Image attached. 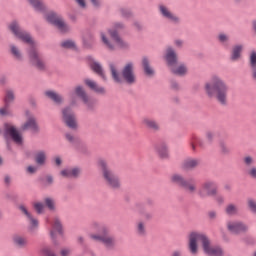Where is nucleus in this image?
Instances as JSON below:
<instances>
[{
    "label": "nucleus",
    "mask_w": 256,
    "mask_h": 256,
    "mask_svg": "<svg viewBox=\"0 0 256 256\" xmlns=\"http://www.w3.org/2000/svg\"><path fill=\"white\" fill-rule=\"evenodd\" d=\"M204 91L207 97L214 99L220 107L229 105V84L223 78L212 76L210 81L205 83Z\"/></svg>",
    "instance_id": "3"
},
{
    "label": "nucleus",
    "mask_w": 256,
    "mask_h": 256,
    "mask_svg": "<svg viewBox=\"0 0 256 256\" xmlns=\"http://www.w3.org/2000/svg\"><path fill=\"white\" fill-rule=\"evenodd\" d=\"M125 29H127V24H125V22L116 21L112 24V28L108 29V34L110 35V39L116 43L117 47L123 51H128V49H131V44L123 40L121 35H119V32L125 31Z\"/></svg>",
    "instance_id": "8"
},
{
    "label": "nucleus",
    "mask_w": 256,
    "mask_h": 256,
    "mask_svg": "<svg viewBox=\"0 0 256 256\" xmlns=\"http://www.w3.org/2000/svg\"><path fill=\"white\" fill-rule=\"evenodd\" d=\"M214 197L216 203H218V205H223V203H225V197H223V195H216V196H212Z\"/></svg>",
    "instance_id": "57"
},
{
    "label": "nucleus",
    "mask_w": 256,
    "mask_h": 256,
    "mask_svg": "<svg viewBox=\"0 0 256 256\" xmlns=\"http://www.w3.org/2000/svg\"><path fill=\"white\" fill-rule=\"evenodd\" d=\"M81 173H83L81 167L76 166L73 168L62 170L60 172V175L62 177H65L66 179H79L81 177Z\"/></svg>",
    "instance_id": "24"
},
{
    "label": "nucleus",
    "mask_w": 256,
    "mask_h": 256,
    "mask_svg": "<svg viewBox=\"0 0 256 256\" xmlns=\"http://www.w3.org/2000/svg\"><path fill=\"white\" fill-rule=\"evenodd\" d=\"M136 234L138 237H145L147 235V227L145 226V222L143 221L137 222Z\"/></svg>",
    "instance_id": "43"
},
{
    "label": "nucleus",
    "mask_w": 256,
    "mask_h": 256,
    "mask_svg": "<svg viewBox=\"0 0 256 256\" xmlns=\"http://www.w3.org/2000/svg\"><path fill=\"white\" fill-rule=\"evenodd\" d=\"M39 183L44 189H49L55 185V176L53 174H46L44 177L38 178Z\"/></svg>",
    "instance_id": "32"
},
{
    "label": "nucleus",
    "mask_w": 256,
    "mask_h": 256,
    "mask_svg": "<svg viewBox=\"0 0 256 256\" xmlns=\"http://www.w3.org/2000/svg\"><path fill=\"white\" fill-rule=\"evenodd\" d=\"M11 107V105L9 104H4V106H2L0 108V117H13V111H11V109H9Z\"/></svg>",
    "instance_id": "45"
},
{
    "label": "nucleus",
    "mask_w": 256,
    "mask_h": 256,
    "mask_svg": "<svg viewBox=\"0 0 256 256\" xmlns=\"http://www.w3.org/2000/svg\"><path fill=\"white\" fill-rule=\"evenodd\" d=\"M217 38L222 45H225L229 41V36L225 33H220Z\"/></svg>",
    "instance_id": "55"
},
{
    "label": "nucleus",
    "mask_w": 256,
    "mask_h": 256,
    "mask_svg": "<svg viewBox=\"0 0 256 256\" xmlns=\"http://www.w3.org/2000/svg\"><path fill=\"white\" fill-rule=\"evenodd\" d=\"M34 161L38 167H43L47 163V152L45 150H39L34 155Z\"/></svg>",
    "instance_id": "35"
},
{
    "label": "nucleus",
    "mask_w": 256,
    "mask_h": 256,
    "mask_svg": "<svg viewBox=\"0 0 256 256\" xmlns=\"http://www.w3.org/2000/svg\"><path fill=\"white\" fill-rule=\"evenodd\" d=\"M8 52L14 61H17L18 63H23V61H25V54H23L21 48H19L15 43L8 45Z\"/></svg>",
    "instance_id": "19"
},
{
    "label": "nucleus",
    "mask_w": 256,
    "mask_h": 256,
    "mask_svg": "<svg viewBox=\"0 0 256 256\" xmlns=\"http://www.w3.org/2000/svg\"><path fill=\"white\" fill-rule=\"evenodd\" d=\"M90 238H92L93 241L102 243L106 251H115V247H117L115 236L109 235V229L105 226L100 227L99 234H91Z\"/></svg>",
    "instance_id": "9"
},
{
    "label": "nucleus",
    "mask_w": 256,
    "mask_h": 256,
    "mask_svg": "<svg viewBox=\"0 0 256 256\" xmlns=\"http://www.w3.org/2000/svg\"><path fill=\"white\" fill-rule=\"evenodd\" d=\"M201 165V159L188 157L181 163V169L183 171H195Z\"/></svg>",
    "instance_id": "20"
},
{
    "label": "nucleus",
    "mask_w": 256,
    "mask_h": 256,
    "mask_svg": "<svg viewBox=\"0 0 256 256\" xmlns=\"http://www.w3.org/2000/svg\"><path fill=\"white\" fill-rule=\"evenodd\" d=\"M225 213L226 215H228L229 217H233V215H239V208L237 207V205L230 203L225 207Z\"/></svg>",
    "instance_id": "44"
},
{
    "label": "nucleus",
    "mask_w": 256,
    "mask_h": 256,
    "mask_svg": "<svg viewBox=\"0 0 256 256\" xmlns=\"http://www.w3.org/2000/svg\"><path fill=\"white\" fill-rule=\"evenodd\" d=\"M7 29L13 37L29 45L26 48V54L31 67H34L37 71H47V64H45V60L41 56L37 42L33 39L31 33L21 27L19 20H12L7 24Z\"/></svg>",
    "instance_id": "1"
},
{
    "label": "nucleus",
    "mask_w": 256,
    "mask_h": 256,
    "mask_svg": "<svg viewBox=\"0 0 256 256\" xmlns=\"http://www.w3.org/2000/svg\"><path fill=\"white\" fill-rule=\"evenodd\" d=\"M98 167L102 173V178L106 185L110 189H113V191H119V189H121V180L119 179L117 173L111 169L109 163L104 159H100L98 161Z\"/></svg>",
    "instance_id": "6"
},
{
    "label": "nucleus",
    "mask_w": 256,
    "mask_h": 256,
    "mask_svg": "<svg viewBox=\"0 0 256 256\" xmlns=\"http://www.w3.org/2000/svg\"><path fill=\"white\" fill-rule=\"evenodd\" d=\"M17 209L20 211L22 215H25L26 219H29V217L33 215L31 214V212H29V209H27V206H25V204H19L17 206Z\"/></svg>",
    "instance_id": "51"
},
{
    "label": "nucleus",
    "mask_w": 256,
    "mask_h": 256,
    "mask_svg": "<svg viewBox=\"0 0 256 256\" xmlns=\"http://www.w3.org/2000/svg\"><path fill=\"white\" fill-rule=\"evenodd\" d=\"M3 103L5 105H13V103H15V90H13L12 88H8L5 90Z\"/></svg>",
    "instance_id": "36"
},
{
    "label": "nucleus",
    "mask_w": 256,
    "mask_h": 256,
    "mask_svg": "<svg viewBox=\"0 0 256 256\" xmlns=\"http://www.w3.org/2000/svg\"><path fill=\"white\" fill-rule=\"evenodd\" d=\"M158 11L161 17H163V19H167L168 21H170L172 25H180L181 18H179V16L171 12V10L169 9V7H167V5L160 3L158 5Z\"/></svg>",
    "instance_id": "16"
},
{
    "label": "nucleus",
    "mask_w": 256,
    "mask_h": 256,
    "mask_svg": "<svg viewBox=\"0 0 256 256\" xmlns=\"http://www.w3.org/2000/svg\"><path fill=\"white\" fill-rule=\"evenodd\" d=\"M219 152L223 157H229L231 155V148L227 145V142L223 139L218 142Z\"/></svg>",
    "instance_id": "38"
},
{
    "label": "nucleus",
    "mask_w": 256,
    "mask_h": 256,
    "mask_svg": "<svg viewBox=\"0 0 256 256\" xmlns=\"http://www.w3.org/2000/svg\"><path fill=\"white\" fill-rule=\"evenodd\" d=\"M118 13L122 19H125L126 21H129V19H133L135 17V14L133 13V10L131 8L126 7H120L118 9Z\"/></svg>",
    "instance_id": "39"
},
{
    "label": "nucleus",
    "mask_w": 256,
    "mask_h": 256,
    "mask_svg": "<svg viewBox=\"0 0 256 256\" xmlns=\"http://www.w3.org/2000/svg\"><path fill=\"white\" fill-rule=\"evenodd\" d=\"M249 67L251 71V78L256 83V52L253 50L249 56Z\"/></svg>",
    "instance_id": "34"
},
{
    "label": "nucleus",
    "mask_w": 256,
    "mask_h": 256,
    "mask_svg": "<svg viewBox=\"0 0 256 256\" xmlns=\"http://www.w3.org/2000/svg\"><path fill=\"white\" fill-rule=\"evenodd\" d=\"M57 233L60 237H63V224L59 218L54 219L53 230L50 231V238L55 247H59L60 245L59 240L57 239Z\"/></svg>",
    "instance_id": "17"
},
{
    "label": "nucleus",
    "mask_w": 256,
    "mask_h": 256,
    "mask_svg": "<svg viewBox=\"0 0 256 256\" xmlns=\"http://www.w3.org/2000/svg\"><path fill=\"white\" fill-rule=\"evenodd\" d=\"M28 227L27 231L30 235H35L39 231V219L35 218L33 215L27 218Z\"/></svg>",
    "instance_id": "31"
},
{
    "label": "nucleus",
    "mask_w": 256,
    "mask_h": 256,
    "mask_svg": "<svg viewBox=\"0 0 256 256\" xmlns=\"http://www.w3.org/2000/svg\"><path fill=\"white\" fill-rule=\"evenodd\" d=\"M3 137L6 141L8 151H11V143H9V139H12L16 145H23V134H21L19 129L13 124H4Z\"/></svg>",
    "instance_id": "10"
},
{
    "label": "nucleus",
    "mask_w": 256,
    "mask_h": 256,
    "mask_svg": "<svg viewBox=\"0 0 256 256\" xmlns=\"http://www.w3.org/2000/svg\"><path fill=\"white\" fill-rule=\"evenodd\" d=\"M7 83V77L5 75L0 76V85L5 86Z\"/></svg>",
    "instance_id": "63"
},
{
    "label": "nucleus",
    "mask_w": 256,
    "mask_h": 256,
    "mask_svg": "<svg viewBox=\"0 0 256 256\" xmlns=\"http://www.w3.org/2000/svg\"><path fill=\"white\" fill-rule=\"evenodd\" d=\"M42 255L43 256H57V254H55V250H53V248H51V247H44L42 249Z\"/></svg>",
    "instance_id": "53"
},
{
    "label": "nucleus",
    "mask_w": 256,
    "mask_h": 256,
    "mask_svg": "<svg viewBox=\"0 0 256 256\" xmlns=\"http://www.w3.org/2000/svg\"><path fill=\"white\" fill-rule=\"evenodd\" d=\"M64 137L66 141L70 143V145H72L73 147H78V145H81V139L71 132L65 133Z\"/></svg>",
    "instance_id": "40"
},
{
    "label": "nucleus",
    "mask_w": 256,
    "mask_h": 256,
    "mask_svg": "<svg viewBox=\"0 0 256 256\" xmlns=\"http://www.w3.org/2000/svg\"><path fill=\"white\" fill-rule=\"evenodd\" d=\"M170 183L178 187V189H182V191H186L190 195L197 193V184L193 182V178L187 179L185 175L175 172L170 175Z\"/></svg>",
    "instance_id": "7"
},
{
    "label": "nucleus",
    "mask_w": 256,
    "mask_h": 256,
    "mask_svg": "<svg viewBox=\"0 0 256 256\" xmlns=\"http://www.w3.org/2000/svg\"><path fill=\"white\" fill-rule=\"evenodd\" d=\"M164 59L167 67L173 75H178V77H185V75H187V64L183 62L179 63V55L175 51L174 47H167Z\"/></svg>",
    "instance_id": "5"
},
{
    "label": "nucleus",
    "mask_w": 256,
    "mask_h": 256,
    "mask_svg": "<svg viewBox=\"0 0 256 256\" xmlns=\"http://www.w3.org/2000/svg\"><path fill=\"white\" fill-rule=\"evenodd\" d=\"M60 255L61 256H69L71 255V249L69 248H64L60 251Z\"/></svg>",
    "instance_id": "61"
},
{
    "label": "nucleus",
    "mask_w": 256,
    "mask_h": 256,
    "mask_svg": "<svg viewBox=\"0 0 256 256\" xmlns=\"http://www.w3.org/2000/svg\"><path fill=\"white\" fill-rule=\"evenodd\" d=\"M241 241L248 247H253V245H256V239L252 236H244L241 238Z\"/></svg>",
    "instance_id": "49"
},
{
    "label": "nucleus",
    "mask_w": 256,
    "mask_h": 256,
    "mask_svg": "<svg viewBox=\"0 0 256 256\" xmlns=\"http://www.w3.org/2000/svg\"><path fill=\"white\" fill-rule=\"evenodd\" d=\"M95 43V36L92 33H87L82 39L84 49H93Z\"/></svg>",
    "instance_id": "37"
},
{
    "label": "nucleus",
    "mask_w": 256,
    "mask_h": 256,
    "mask_svg": "<svg viewBox=\"0 0 256 256\" xmlns=\"http://www.w3.org/2000/svg\"><path fill=\"white\" fill-rule=\"evenodd\" d=\"M84 83L90 91L97 93V95H105L107 93V91L105 90V87L99 86L97 82L91 79H85Z\"/></svg>",
    "instance_id": "27"
},
{
    "label": "nucleus",
    "mask_w": 256,
    "mask_h": 256,
    "mask_svg": "<svg viewBox=\"0 0 256 256\" xmlns=\"http://www.w3.org/2000/svg\"><path fill=\"white\" fill-rule=\"evenodd\" d=\"M171 256H183V252L181 250H174Z\"/></svg>",
    "instance_id": "64"
},
{
    "label": "nucleus",
    "mask_w": 256,
    "mask_h": 256,
    "mask_svg": "<svg viewBox=\"0 0 256 256\" xmlns=\"http://www.w3.org/2000/svg\"><path fill=\"white\" fill-rule=\"evenodd\" d=\"M205 139H206V143H208V145H213V142L215 141V132H213L211 130H207L205 132Z\"/></svg>",
    "instance_id": "50"
},
{
    "label": "nucleus",
    "mask_w": 256,
    "mask_h": 256,
    "mask_svg": "<svg viewBox=\"0 0 256 256\" xmlns=\"http://www.w3.org/2000/svg\"><path fill=\"white\" fill-rule=\"evenodd\" d=\"M34 211H36L37 215H43L45 211V204L42 202H36L33 205Z\"/></svg>",
    "instance_id": "52"
},
{
    "label": "nucleus",
    "mask_w": 256,
    "mask_h": 256,
    "mask_svg": "<svg viewBox=\"0 0 256 256\" xmlns=\"http://www.w3.org/2000/svg\"><path fill=\"white\" fill-rule=\"evenodd\" d=\"M90 69L95 73V75H97V77H100V79L103 81H107V74H105V69L99 62L93 61L90 63Z\"/></svg>",
    "instance_id": "28"
},
{
    "label": "nucleus",
    "mask_w": 256,
    "mask_h": 256,
    "mask_svg": "<svg viewBox=\"0 0 256 256\" xmlns=\"http://www.w3.org/2000/svg\"><path fill=\"white\" fill-rule=\"evenodd\" d=\"M247 209L253 215H256V199L254 198H247L246 201Z\"/></svg>",
    "instance_id": "47"
},
{
    "label": "nucleus",
    "mask_w": 256,
    "mask_h": 256,
    "mask_svg": "<svg viewBox=\"0 0 256 256\" xmlns=\"http://www.w3.org/2000/svg\"><path fill=\"white\" fill-rule=\"evenodd\" d=\"M141 215H143L145 221H151V219H153V214L151 212H141Z\"/></svg>",
    "instance_id": "58"
},
{
    "label": "nucleus",
    "mask_w": 256,
    "mask_h": 256,
    "mask_svg": "<svg viewBox=\"0 0 256 256\" xmlns=\"http://www.w3.org/2000/svg\"><path fill=\"white\" fill-rule=\"evenodd\" d=\"M44 205H45V207H47V209L49 211H55V209H56V207H55V199H53L52 197L44 198Z\"/></svg>",
    "instance_id": "48"
},
{
    "label": "nucleus",
    "mask_w": 256,
    "mask_h": 256,
    "mask_svg": "<svg viewBox=\"0 0 256 256\" xmlns=\"http://www.w3.org/2000/svg\"><path fill=\"white\" fill-rule=\"evenodd\" d=\"M188 241V249L191 255H197V253H199V244H197V241H200L203 253L207 256L225 255L223 248L219 245L213 246L209 236L203 232L192 231L188 236Z\"/></svg>",
    "instance_id": "2"
},
{
    "label": "nucleus",
    "mask_w": 256,
    "mask_h": 256,
    "mask_svg": "<svg viewBox=\"0 0 256 256\" xmlns=\"http://www.w3.org/2000/svg\"><path fill=\"white\" fill-rule=\"evenodd\" d=\"M84 83L90 91L97 93V95H105L107 93V91L105 90V87L99 86L97 82L91 79H85Z\"/></svg>",
    "instance_id": "26"
},
{
    "label": "nucleus",
    "mask_w": 256,
    "mask_h": 256,
    "mask_svg": "<svg viewBox=\"0 0 256 256\" xmlns=\"http://www.w3.org/2000/svg\"><path fill=\"white\" fill-rule=\"evenodd\" d=\"M60 47L62 49H71L72 51H79V48L77 47V43L71 39L64 40L60 43Z\"/></svg>",
    "instance_id": "42"
},
{
    "label": "nucleus",
    "mask_w": 256,
    "mask_h": 256,
    "mask_svg": "<svg viewBox=\"0 0 256 256\" xmlns=\"http://www.w3.org/2000/svg\"><path fill=\"white\" fill-rule=\"evenodd\" d=\"M109 69L112 80L116 85H123L125 83L126 85L132 86L137 83V74H135V64L133 62H127L123 66L121 73H119L117 66L113 62L109 63Z\"/></svg>",
    "instance_id": "4"
},
{
    "label": "nucleus",
    "mask_w": 256,
    "mask_h": 256,
    "mask_svg": "<svg viewBox=\"0 0 256 256\" xmlns=\"http://www.w3.org/2000/svg\"><path fill=\"white\" fill-rule=\"evenodd\" d=\"M145 203L147 207H155V200L153 198H146Z\"/></svg>",
    "instance_id": "60"
},
{
    "label": "nucleus",
    "mask_w": 256,
    "mask_h": 256,
    "mask_svg": "<svg viewBox=\"0 0 256 256\" xmlns=\"http://www.w3.org/2000/svg\"><path fill=\"white\" fill-rule=\"evenodd\" d=\"M154 151L158 155L159 159H163L164 161L170 157L167 142H159L154 144Z\"/></svg>",
    "instance_id": "22"
},
{
    "label": "nucleus",
    "mask_w": 256,
    "mask_h": 256,
    "mask_svg": "<svg viewBox=\"0 0 256 256\" xmlns=\"http://www.w3.org/2000/svg\"><path fill=\"white\" fill-rule=\"evenodd\" d=\"M45 97L50 99L55 105H63L64 99L63 96L57 93L55 90H47L44 92Z\"/></svg>",
    "instance_id": "29"
},
{
    "label": "nucleus",
    "mask_w": 256,
    "mask_h": 256,
    "mask_svg": "<svg viewBox=\"0 0 256 256\" xmlns=\"http://www.w3.org/2000/svg\"><path fill=\"white\" fill-rule=\"evenodd\" d=\"M219 190L217 188V183L213 180H206L202 183L201 189L198 191L199 197H217Z\"/></svg>",
    "instance_id": "15"
},
{
    "label": "nucleus",
    "mask_w": 256,
    "mask_h": 256,
    "mask_svg": "<svg viewBox=\"0 0 256 256\" xmlns=\"http://www.w3.org/2000/svg\"><path fill=\"white\" fill-rule=\"evenodd\" d=\"M62 114V123L68 127V129H72L73 131L77 130L79 125L77 124V116L73 111V108L70 106H66L61 110Z\"/></svg>",
    "instance_id": "12"
},
{
    "label": "nucleus",
    "mask_w": 256,
    "mask_h": 256,
    "mask_svg": "<svg viewBox=\"0 0 256 256\" xmlns=\"http://www.w3.org/2000/svg\"><path fill=\"white\" fill-rule=\"evenodd\" d=\"M242 51H243V45L241 44L235 45L232 48V53L230 56L231 61H239V59H241Z\"/></svg>",
    "instance_id": "41"
},
{
    "label": "nucleus",
    "mask_w": 256,
    "mask_h": 256,
    "mask_svg": "<svg viewBox=\"0 0 256 256\" xmlns=\"http://www.w3.org/2000/svg\"><path fill=\"white\" fill-rule=\"evenodd\" d=\"M170 89H172V91H179L181 89V86L179 85V82H177V80H171Z\"/></svg>",
    "instance_id": "56"
},
{
    "label": "nucleus",
    "mask_w": 256,
    "mask_h": 256,
    "mask_svg": "<svg viewBox=\"0 0 256 256\" xmlns=\"http://www.w3.org/2000/svg\"><path fill=\"white\" fill-rule=\"evenodd\" d=\"M142 71L146 77H149L150 79L155 77V68L151 66V60H149V57L143 56L142 57Z\"/></svg>",
    "instance_id": "25"
},
{
    "label": "nucleus",
    "mask_w": 256,
    "mask_h": 256,
    "mask_svg": "<svg viewBox=\"0 0 256 256\" xmlns=\"http://www.w3.org/2000/svg\"><path fill=\"white\" fill-rule=\"evenodd\" d=\"M226 229L231 235H245V233H249V225L241 220L228 221Z\"/></svg>",
    "instance_id": "13"
},
{
    "label": "nucleus",
    "mask_w": 256,
    "mask_h": 256,
    "mask_svg": "<svg viewBox=\"0 0 256 256\" xmlns=\"http://www.w3.org/2000/svg\"><path fill=\"white\" fill-rule=\"evenodd\" d=\"M74 93L77 96L78 99H81L82 103L86 106L87 111L93 112L95 111V100L89 98V95L85 91V88L83 86L78 85L74 89Z\"/></svg>",
    "instance_id": "14"
},
{
    "label": "nucleus",
    "mask_w": 256,
    "mask_h": 256,
    "mask_svg": "<svg viewBox=\"0 0 256 256\" xmlns=\"http://www.w3.org/2000/svg\"><path fill=\"white\" fill-rule=\"evenodd\" d=\"M12 245H14L16 249H25V247H27V238L21 236V234H14L12 236Z\"/></svg>",
    "instance_id": "30"
},
{
    "label": "nucleus",
    "mask_w": 256,
    "mask_h": 256,
    "mask_svg": "<svg viewBox=\"0 0 256 256\" xmlns=\"http://www.w3.org/2000/svg\"><path fill=\"white\" fill-rule=\"evenodd\" d=\"M142 124L144 127H146V129H148V131H151L152 133L161 132V123L154 118L144 117L142 119Z\"/></svg>",
    "instance_id": "21"
},
{
    "label": "nucleus",
    "mask_w": 256,
    "mask_h": 256,
    "mask_svg": "<svg viewBox=\"0 0 256 256\" xmlns=\"http://www.w3.org/2000/svg\"><path fill=\"white\" fill-rule=\"evenodd\" d=\"M207 217H208L209 221H217L219 214L217 213L216 210H209L207 212Z\"/></svg>",
    "instance_id": "54"
},
{
    "label": "nucleus",
    "mask_w": 256,
    "mask_h": 256,
    "mask_svg": "<svg viewBox=\"0 0 256 256\" xmlns=\"http://www.w3.org/2000/svg\"><path fill=\"white\" fill-rule=\"evenodd\" d=\"M45 19L47 23L53 25V27H57L58 30L61 31V33H67V31H69V26L67 25V23H65L63 17L57 14V12H48L45 15Z\"/></svg>",
    "instance_id": "11"
},
{
    "label": "nucleus",
    "mask_w": 256,
    "mask_h": 256,
    "mask_svg": "<svg viewBox=\"0 0 256 256\" xmlns=\"http://www.w3.org/2000/svg\"><path fill=\"white\" fill-rule=\"evenodd\" d=\"M243 163L245 167H249L246 170V174L250 179H254L256 181V167L252 166L255 163V159L251 155H247L243 158Z\"/></svg>",
    "instance_id": "23"
},
{
    "label": "nucleus",
    "mask_w": 256,
    "mask_h": 256,
    "mask_svg": "<svg viewBox=\"0 0 256 256\" xmlns=\"http://www.w3.org/2000/svg\"><path fill=\"white\" fill-rule=\"evenodd\" d=\"M101 40H102V43L107 47L109 51H115L116 49L115 44H113L111 40L107 38V36L103 32L101 33Z\"/></svg>",
    "instance_id": "46"
},
{
    "label": "nucleus",
    "mask_w": 256,
    "mask_h": 256,
    "mask_svg": "<svg viewBox=\"0 0 256 256\" xmlns=\"http://www.w3.org/2000/svg\"><path fill=\"white\" fill-rule=\"evenodd\" d=\"M21 131H31L34 134L39 133L41 128L39 127V123H37V118L35 116H30L27 120L21 125Z\"/></svg>",
    "instance_id": "18"
},
{
    "label": "nucleus",
    "mask_w": 256,
    "mask_h": 256,
    "mask_svg": "<svg viewBox=\"0 0 256 256\" xmlns=\"http://www.w3.org/2000/svg\"><path fill=\"white\" fill-rule=\"evenodd\" d=\"M28 3L33 7L37 13H47V6L43 0H28Z\"/></svg>",
    "instance_id": "33"
},
{
    "label": "nucleus",
    "mask_w": 256,
    "mask_h": 256,
    "mask_svg": "<svg viewBox=\"0 0 256 256\" xmlns=\"http://www.w3.org/2000/svg\"><path fill=\"white\" fill-rule=\"evenodd\" d=\"M27 173H30V175H35L37 173V167L35 166H28L26 168Z\"/></svg>",
    "instance_id": "59"
},
{
    "label": "nucleus",
    "mask_w": 256,
    "mask_h": 256,
    "mask_svg": "<svg viewBox=\"0 0 256 256\" xmlns=\"http://www.w3.org/2000/svg\"><path fill=\"white\" fill-rule=\"evenodd\" d=\"M133 25H134L135 29H137V31H143V24H141V22L134 21Z\"/></svg>",
    "instance_id": "62"
}]
</instances>
